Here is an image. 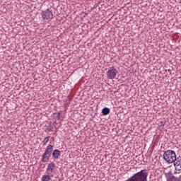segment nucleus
<instances>
[{
    "label": "nucleus",
    "mask_w": 181,
    "mask_h": 181,
    "mask_svg": "<svg viewBox=\"0 0 181 181\" xmlns=\"http://www.w3.org/2000/svg\"><path fill=\"white\" fill-rule=\"evenodd\" d=\"M52 153L53 159H59V156L62 155V151H60V150L59 149L53 150V146L52 144H49L47 146L45 151L42 156V162H49V159H50Z\"/></svg>",
    "instance_id": "1"
},
{
    "label": "nucleus",
    "mask_w": 181,
    "mask_h": 181,
    "mask_svg": "<svg viewBox=\"0 0 181 181\" xmlns=\"http://www.w3.org/2000/svg\"><path fill=\"white\" fill-rule=\"evenodd\" d=\"M163 159L167 163H173L176 160V153L173 150H168L163 154Z\"/></svg>",
    "instance_id": "2"
},
{
    "label": "nucleus",
    "mask_w": 181,
    "mask_h": 181,
    "mask_svg": "<svg viewBox=\"0 0 181 181\" xmlns=\"http://www.w3.org/2000/svg\"><path fill=\"white\" fill-rule=\"evenodd\" d=\"M118 74V71L115 67L112 66L109 69V70L107 72V77L109 78V80H114L115 77H117V74Z\"/></svg>",
    "instance_id": "3"
},
{
    "label": "nucleus",
    "mask_w": 181,
    "mask_h": 181,
    "mask_svg": "<svg viewBox=\"0 0 181 181\" xmlns=\"http://www.w3.org/2000/svg\"><path fill=\"white\" fill-rule=\"evenodd\" d=\"M43 19H53V12L50 9H47L42 12Z\"/></svg>",
    "instance_id": "4"
},
{
    "label": "nucleus",
    "mask_w": 181,
    "mask_h": 181,
    "mask_svg": "<svg viewBox=\"0 0 181 181\" xmlns=\"http://www.w3.org/2000/svg\"><path fill=\"white\" fill-rule=\"evenodd\" d=\"M55 168H56V164L54 163H49L47 167L46 173L47 175H52V173H53V170H54Z\"/></svg>",
    "instance_id": "5"
},
{
    "label": "nucleus",
    "mask_w": 181,
    "mask_h": 181,
    "mask_svg": "<svg viewBox=\"0 0 181 181\" xmlns=\"http://www.w3.org/2000/svg\"><path fill=\"white\" fill-rule=\"evenodd\" d=\"M174 166L177 170H181V156L175 157V160L173 162Z\"/></svg>",
    "instance_id": "6"
},
{
    "label": "nucleus",
    "mask_w": 181,
    "mask_h": 181,
    "mask_svg": "<svg viewBox=\"0 0 181 181\" xmlns=\"http://www.w3.org/2000/svg\"><path fill=\"white\" fill-rule=\"evenodd\" d=\"M167 181H180V180L177 179L172 174H168L166 175Z\"/></svg>",
    "instance_id": "7"
},
{
    "label": "nucleus",
    "mask_w": 181,
    "mask_h": 181,
    "mask_svg": "<svg viewBox=\"0 0 181 181\" xmlns=\"http://www.w3.org/2000/svg\"><path fill=\"white\" fill-rule=\"evenodd\" d=\"M50 175L51 174H47V173H45V175H44L42 177V181H50V180H52Z\"/></svg>",
    "instance_id": "8"
},
{
    "label": "nucleus",
    "mask_w": 181,
    "mask_h": 181,
    "mask_svg": "<svg viewBox=\"0 0 181 181\" xmlns=\"http://www.w3.org/2000/svg\"><path fill=\"white\" fill-rule=\"evenodd\" d=\"M102 114H103V115H108V114H110V108L104 107L102 110Z\"/></svg>",
    "instance_id": "9"
},
{
    "label": "nucleus",
    "mask_w": 181,
    "mask_h": 181,
    "mask_svg": "<svg viewBox=\"0 0 181 181\" xmlns=\"http://www.w3.org/2000/svg\"><path fill=\"white\" fill-rule=\"evenodd\" d=\"M49 141H50V136H48L44 139V140L42 141L43 145H46L47 142H49Z\"/></svg>",
    "instance_id": "10"
},
{
    "label": "nucleus",
    "mask_w": 181,
    "mask_h": 181,
    "mask_svg": "<svg viewBox=\"0 0 181 181\" xmlns=\"http://www.w3.org/2000/svg\"><path fill=\"white\" fill-rule=\"evenodd\" d=\"M52 129H53V127H52V124H49L47 127V130L48 131V132H52Z\"/></svg>",
    "instance_id": "11"
},
{
    "label": "nucleus",
    "mask_w": 181,
    "mask_h": 181,
    "mask_svg": "<svg viewBox=\"0 0 181 181\" xmlns=\"http://www.w3.org/2000/svg\"><path fill=\"white\" fill-rule=\"evenodd\" d=\"M55 118L57 119H60V112H57V114H55Z\"/></svg>",
    "instance_id": "12"
}]
</instances>
